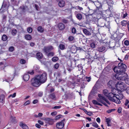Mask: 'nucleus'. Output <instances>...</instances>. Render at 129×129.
<instances>
[{"label": "nucleus", "mask_w": 129, "mask_h": 129, "mask_svg": "<svg viewBox=\"0 0 129 129\" xmlns=\"http://www.w3.org/2000/svg\"><path fill=\"white\" fill-rule=\"evenodd\" d=\"M47 75L45 72L37 75L31 80V85L35 87H39L42 84L45 82L47 80Z\"/></svg>", "instance_id": "obj_1"}, {"label": "nucleus", "mask_w": 129, "mask_h": 129, "mask_svg": "<svg viewBox=\"0 0 129 129\" xmlns=\"http://www.w3.org/2000/svg\"><path fill=\"white\" fill-rule=\"evenodd\" d=\"M116 95L115 94L110 92L109 93L107 96L110 101L114 102L117 104H119L120 103V101L119 100H117V97H116Z\"/></svg>", "instance_id": "obj_2"}, {"label": "nucleus", "mask_w": 129, "mask_h": 129, "mask_svg": "<svg viewBox=\"0 0 129 129\" xmlns=\"http://www.w3.org/2000/svg\"><path fill=\"white\" fill-rule=\"evenodd\" d=\"M116 95L115 94L110 92L109 93L107 96L110 101L114 102L117 104H119L120 103V101L119 100H117V97H116Z\"/></svg>", "instance_id": "obj_3"}, {"label": "nucleus", "mask_w": 129, "mask_h": 129, "mask_svg": "<svg viewBox=\"0 0 129 129\" xmlns=\"http://www.w3.org/2000/svg\"><path fill=\"white\" fill-rule=\"evenodd\" d=\"M116 87L119 90H123L125 89L126 86L124 83L121 81H119L116 84Z\"/></svg>", "instance_id": "obj_4"}, {"label": "nucleus", "mask_w": 129, "mask_h": 129, "mask_svg": "<svg viewBox=\"0 0 129 129\" xmlns=\"http://www.w3.org/2000/svg\"><path fill=\"white\" fill-rule=\"evenodd\" d=\"M126 74L124 72V73H120L116 74L115 76V78L117 79L118 80H126Z\"/></svg>", "instance_id": "obj_5"}, {"label": "nucleus", "mask_w": 129, "mask_h": 129, "mask_svg": "<svg viewBox=\"0 0 129 129\" xmlns=\"http://www.w3.org/2000/svg\"><path fill=\"white\" fill-rule=\"evenodd\" d=\"M118 71L120 72V73H123L125 72L126 70V65L121 63H119L118 65Z\"/></svg>", "instance_id": "obj_6"}, {"label": "nucleus", "mask_w": 129, "mask_h": 129, "mask_svg": "<svg viewBox=\"0 0 129 129\" xmlns=\"http://www.w3.org/2000/svg\"><path fill=\"white\" fill-rule=\"evenodd\" d=\"M91 78L90 77H87L83 76L82 77V81H83L82 83H83V86L81 85V88H84L85 87V85H86V81L88 82H89Z\"/></svg>", "instance_id": "obj_7"}, {"label": "nucleus", "mask_w": 129, "mask_h": 129, "mask_svg": "<svg viewBox=\"0 0 129 129\" xmlns=\"http://www.w3.org/2000/svg\"><path fill=\"white\" fill-rule=\"evenodd\" d=\"M52 49L53 47L52 46H45L43 50L46 54Z\"/></svg>", "instance_id": "obj_8"}, {"label": "nucleus", "mask_w": 129, "mask_h": 129, "mask_svg": "<svg viewBox=\"0 0 129 129\" xmlns=\"http://www.w3.org/2000/svg\"><path fill=\"white\" fill-rule=\"evenodd\" d=\"M64 126V124L63 121H60L57 123L56 124L57 127L58 129H61Z\"/></svg>", "instance_id": "obj_9"}, {"label": "nucleus", "mask_w": 129, "mask_h": 129, "mask_svg": "<svg viewBox=\"0 0 129 129\" xmlns=\"http://www.w3.org/2000/svg\"><path fill=\"white\" fill-rule=\"evenodd\" d=\"M58 27L59 30H62L65 28V26L63 23H60L58 24Z\"/></svg>", "instance_id": "obj_10"}, {"label": "nucleus", "mask_w": 129, "mask_h": 129, "mask_svg": "<svg viewBox=\"0 0 129 129\" xmlns=\"http://www.w3.org/2000/svg\"><path fill=\"white\" fill-rule=\"evenodd\" d=\"M106 48L104 46H100L97 48V50L99 52H102L105 50Z\"/></svg>", "instance_id": "obj_11"}, {"label": "nucleus", "mask_w": 129, "mask_h": 129, "mask_svg": "<svg viewBox=\"0 0 129 129\" xmlns=\"http://www.w3.org/2000/svg\"><path fill=\"white\" fill-rule=\"evenodd\" d=\"M49 97L50 98L54 101L56 100L55 93L54 92L50 94L49 95Z\"/></svg>", "instance_id": "obj_12"}, {"label": "nucleus", "mask_w": 129, "mask_h": 129, "mask_svg": "<svg viewBox=\"0 0 129 129\" xmlns=\"http://www.w3.org/2000/svg\"><path fill=\"white\" fill-rule=\"evenodd\" d=\"M59 6L61 8L63 7L65 5V2L63 0H61L58 3Z\"/></svg>", "instance_id": "obj_13"}, {"label": "nucleus", "mask_w": 129, "mask_h": 129, "mask_svg": "<svg viewBox=\"0 0 129 129\" xmlns=\"http://www.w3.org/2000/svg\"><path fill=\"white\" fill-rule=\"evenodd\" d=\"M23 78L24 80L25 81H27L29 79L30 76L28 74H24Z\"/></svg>", "instance_id": "obj_14"}, {"label": "nucleus", "mask_w": 129, "mask_h": 129, "mask_svg": "<svg viewBox=\"0 0 129 129\" xmlns=\"http://www.w3.org/2000/svg\"><path fill=\"white\" fill-rule=\"evenodd\" d=\"M98 96L99 97V98H98L97 100L99 102H100V100L104 101L106 99L105 98L104 96H102L101 94H99Z\"/></svg>", "instance_id": "obj_15"}, {"label": "nucleus", "mask_w": 129, "mask_h": 129, "mask_svg": "<svg viewBox=\"0 0 129 129\" xmlns=\"http://www.w3.org/2000/svg\"><path fill=\"white\" fill-rule=\"evenodd\" d=\"M60 118H62V119L61 120V121H65V119L63 118V116L61 115H59L56 116V117L55 119V120H57Z\"/></svg>", "instance_id": "obj_16"}, {"label": "nucleus", "mask_w": 129, "mask_h": 129, "mask_svg": "<svg viewBox=\"0 0 129 129\" xmlns=\"http://www.w3.org/2000/svg\"><path fill=\"white\" fill-rule=\"evenodd\" d=\"M36 56L38 59H41L42 58L43 55L41 53L39 52L37 53Z\"/></svg>", "instance_id": "obj_17"}, {"label": "nucleus", "mask_w": 129, "mask_h": 129, "mask_svg": "<svg viewBox=\"0 0 129 129\" xmlns=\"http://www.w3.org/2000/svg\"><path fill=\"white\" fill-rule=\"evenodd\" d=\"M20 126L23 129H28V127L27 125L22 122L20 123Z\"/></svg>", "instance_id": "obj_18"}, {"label": "nucleus", "mask_w": 129, "mask_h": 129, "mask_svg": "<svg viewBox=\"0 0 129 129\" xmlns=\"http://www.w3.org/2000/svg\"><path fill=\"white\" fill-rule=\"evenodd\" d=\"M116 97H117V100H119L121 99L123 97V95L121 92L119 93L118 94H116Z\"/></svg>", "instance_id": "obj_19"}, {"label": "nucleus", "mask_w": 129, "mask_h": 129, "mask_svg": "<svg viewBox=\"0 0 129 129\" xmlns=\"http://www.w3.org/2000/svg\"><path fill=\"white\" fill-rule=\"evenodd\" d=\"M37 30L40 33H43L44 31V29L41 26H39L38 27Z\"/></svg>", "instance_id": "obj_20"}, {"label": "nucleus", "mask_w": 129, "mask_h": 129, "mask_svg": "<svg viewBox=\"0 0 129 129\" xmlns=\"http://www.w3.org/2000/svg\"><path fill=\"white\" fill-rule=\"evenodd\" d=\"M5 95L3 94H2L0 96V102L3 103L4 102V100L5 99Z\"/></svg>", "instance_id": "obj_21"}, {"label": "nucleus", "mask_w": 129, "mask_h": 129, "mask_svg": "<svg viewBox=\"0 0 129 129\" xmlns=\"http://www.w3.org/2000/svg\"><path fill=\"white\" fill-rule=\"evenodd\" d=\"M27 7H26L24 6H20L19 8L20 10H21V11L23 12H25L26 11V8Z\"/></svg>", "instance_id": "obj_22"}, {"label": "nucleus", "mask_w": 129, "mask_h": 129, "mask_svg": "<svg viewBox=\"0 0 129 129\" xmlns=\"http://www.w3.org/2000/svg\"><path fill=\"white\" fill-rule=\"evenodd\" d=\"M99 102H98L96 100H93L92 101V102L94 105H97L101 106H102V105L100 103H99Z\"/></svg>", "instance_id": "obj_23"}, {"label": "nucleus", "mask_w": 129, "mask_h": 129, "mask_svg": "<svg viewBox=\"0 0 129 129\" xmlns=\"http://www.w3.org/2000/svg\"><path fill=\"white\" fill-rule=\"evenodd\" d=\"M25 39L26 40H30L32 38V37L31 35H26L25 36Z\"/></svg>", "instance_id": "obj_24"}, {"label": "nucleus", "mask_w": 129, "mask_h": 129, "mask_svg": "<svg viewBox=\"0 0 129 129\" xmlns=\"http://www.w3.org/2000/svg\"><path fill=\"white\" fill-rule=\"evenodd\" d=\"M81 109L83 110L84 111L85 113L89 115L90 116L92 114V112H87L86 110L83 108H82V109Z\"/></svg>", "instance_id": "obj_25"}, {"label": "nucleus", "mask_w": 129, "mask_h": 129, "mask_svg": "<svg viewBox=\"0 0 129 129\" xmlns=\"http://www.w3.org/2000/svg\"><path fill=\"white\" fill-rule=\"evenodd\" d=\"M83 31L85 34L87 35H91V33L89 31H88L86 29H83Z\"/></svg>", "instance_id": "obj_26"}, {"label": "nucleus", "mask_w": 129, "mask_h": 129, "mask_svg": "<svg viewBox=\"0 0 129 129\" xmlns=\"http://www.w3.org/2000/svg\"><path fill=\"white\" fill-rule=\"evenodd\" d=\"M76 82L75 81H73V82H72L70 81H69L68 82V85H69V84L71 85H72V86L73 87V88H74L75 87V83L76 84L77 83H76Z\"/></svg>", "instance_id": "obj_27"}, {"label": "nucleus", "mask_w": 129, "mask_h": 129, "mask_svg": "<svg viewBox=\"0 0 129 129\" xmlns=\"http://www.w3.org/2000/svg\"><path fill=\"white\" fill-rule=\"evenodd\" d=\"M17 33V31L16 29H13L11 32V33L12 35L13 36H15Z\"/></svg>", "instance_id": "obj_28"}, {"label": "nucleus", "mask_w": 129, "mask_h": 129, "mask_svg": "<svg viewBox=\"0 0 129 129\" xmlns=\"http://www.w3.org/2000/svg\"><path fill=\"white\" fill-rule=\"evenodd\" d=\"M113 70L116 73V74H118V73H120V72L118 71V67H115L113 68Z\"/></svg>", "instance_id": "obj_29"}, {"label": "nucleus", "mask_w": 129, "mask_h": 129, "mask_svg": "<svg viewBox=\"0 0 129 129\" xmlns=\"http://www.w3.org/2000/svg\"><path fill=\"white\" fill-rule=\"evenodd\" d=\"M7 38L8 37L7 36L5 35H4L2 38V39L4 41H5L7 40Z\"/></svg>", "instance_id": "obj_30"}, {"label": "nucleus", "mask_w": 129, "mask_h": 129, "mask_svg": "<svg viewBox=\"0 0 129 129\" xmlns=\"http://www.w3.org/2000/svg\"><path fill=\"white\" fill-rule=\"evenodd\" d=\"M127 23L126 21L123 20L121 22V24L122 26H125Z\"/></svg>", "instance_id": "obj_31"}, {"label": "nucleus", "mask_w": 129, "mask_h": 129, "mask_svg": "<svg viewBox=\"0 0 129 129\" xmlns=\"http://www.w3.org/2000/svg\"><path fill=\"white\" fill-rule=\"evenodd\" d=\"M54 54V53L52 52H51L48 53L46 55L48 57L52 56Z\"/></svg>", "instance_id": "obj_32"}, {"label": "nucleus", "mask_w": 129, "mask_h": 129, "mask_svg": "<svg viewBox=\"0 0 129 129\" xmlns=\"http://www.w3.org/2000/svg\"><path fill=\"white\" fill-rule=\"evenodd\" d=\"M58 59V58L57 56L53 57L52 58V60L54 62L56 61Z\"/></svg>", "instance_id": "obj_33"}, {"label": "nucleus", "mask_w": 129, "mask_h": 129, "mask_svg": "<svg viewBox=\"0 0 129 129\" xmlns=\"http://www.w3.org/2000/svg\"><path fill=\"white\" fill-rule=\"evenodd\" d=\"M8 50L9 51L12 52L14 50V48L13 46H11L9 48Z\"/></svg>", "instance_id": "obj_34"}, {"label": "nucleus", "mask_w": 129, "mask_h": 129, "mask_svg": "<svg viewBox=\"0 0 129 129\" xmlns=\"http://www.w3.org/2000/svg\"><path fill=\"white\" fill-rule=\"evenodd\" d=\"M127 15V13L125 12H123L121 14V16L122 17L125 18L126 17Z\"/></svg>", "instance_id": "obj_35"}, {"label": "nucleus", "mask_w": 129, "mask_h": 129, "mask_svg": "<svg viewBox=\"0 0 129 129\" xmlns=\"http://www.w3.org/2000/svg\"><path fill=\"white\" fill-rule=\"evenodd\" d=\"M59 66V64L58 63H56L55 64L54 66V68L55 69H57Z\"/></svg>", "instance_id": "obj_36"}, {"label": "nucleus", "mask_w": 129, "mask_h": 129, "mask_svg": "<svg viewBox=\"0 0 129 129\" xmlns=\"http://www.w3.org/2000/svg\"><path fill=\"white\" fill-rule=\"evenodd\" d=\"M59 47L61 50H63L64 49L65 46L64 45L60 44L59 45Z\"/></svg>", "instance_id": "obj_37"}, {"label": "nucleus", "mask_w": 129, "mask_h": 129, "mask_svg": "<svg viewBox=\"0 0 129 129\" xmlns=\"http://www.w3.org/2000/svg\"><path fill=\"white\" fill-rule=\"evenodd\" d=\"M103 92L105 95L107 96L109 93L108 92V91L106 89L104 90H103Z\"/></svg>", "instance_id": "obj_38"}, {"label": "nucleus", "mask_w": 129, "mask_h": 129, "mask_svg": "<svg viewBox=\"0 0 129 129\" xmlns=\"http://www.w3.org/2000/svg\"><path fill=\"white\" fill-rule=\"evenodd\" d=\"M27 31L28 33H31L33 31L32 28L31 27H29L27 28Z\"/></svg>", "instance_id": "obj_39"}, {"label": "nucleus", "mask_w": 129, "mask_h": 129, "mask_svg": "<svg viewBox=\"0 0 129 129\" xmlns=\"http://www.w3.org/2000/svg\"><path fill=\"white\" fill-rule=\"evenodd\" d=\"M20 62L21 64H23L25 63L26 61L25 59H21Z\"/></svg>", "instance_id": "obj_40"}, {"label": "nucleus", "mask_w": 129, "mask_h": 129, "mask_svg": "<svg viewBox=\"0 0 129 129\" xmlns=\"http://www.w3.org/2000/svg\"><path fill=\"white\" fill-rule=\"evenodd\" d=\"M90 46L91 48H94L95 47V45L94 43L92 42L90 44Z\"/></svg>", "instance_id": "obj_41"}, {"label": "nucleus", "mask_w": 129, "mask_h": 129, "mask_svg": "<svg viewBox=\"0 0 129 129\" xmlns=\"http://www.w3.org/2000/svg\"><path fill=\"white\" fill-rule=\"evenodd\" d=\"M94 4L97 8L99 7L98 5H100V3L97 2H94Z\"/></svg>", "instance_id": "obj_42"}, {"label": "nucleus", "mask_w": 129, "mask_h": 129, "mask_svg": "<svg viewBox=\"0 0 129 129\" xmlns=\"http://www.w3.org/2000/svg\"><path fill=\"white\" fill-rule=\"evenodd\" d=\"M30 103V101L29 100H28L25 102L24 104V105L26 106L27 105L29 104Z\"/></svg>", "instance_id": "obj_43"}, {"label": "nucleus", "mask_w": 129, "mask_h": 129, "mask_svg": "<svg viewBox=\"0 0 129 129\" xmlns=\"http://www.w3.org/2000/svg\"><path fill=\"white\" fill-rule=\"evenodd\" d=\"M27 74H29L31 75H33L34 73V71L33 70H32L31 71H28L27 72Z\"/></svg>", "instance_id": "obj_44"}, {"label": "nucleus", "mask_w": 129, "mask_h": 129, "mask_svg": "<svg viewBox=\"0 0 129 129\" xmlns=\"http://www.w3.org/2000/svg\"><path fill=\"white\" fill-rule=\"evenodd\" d=\"M115 110L114 109H110L109 110L107 111V112L109 113H111L112 112H113Z\"/></svg>", "instance_id": "obj_45"}, {"label": "nucleus", "mask_w": 129, "mask_h": 129, "mask_svg": "<svg viewBox=\"0 0 129 129\" xmlns=\"http://www.w3.org/2000/svg\"><path fill=\"white\" fill-rule=\"evenodd\" d=\"M92 125L95 127H98V124L94 122L92 124Z\"/></svg>", "instance_id": "obj_46"}, {"label": "nucleus", "mask_w": 129, "mask_h": 129, "mask_svg": "<svg viewBox=\"0 0 129 129\" xmlns=\"http://www.w3.org/2000/svg\"><path fill=\"white\" fill-rule=\"evenodd\" d=\"M76 29L74 27L72 28V33L73 34H75L76 33Z\"/></svg>", "instance_id": "obj_47"}, {"label": "nucleus", "mask_w": 129, "mask_h": 129, "mask_svg": "<svg viewBox=\"0 0 129 129\" xmlns=\"http://www.w3.org/2000/svg\"><path fill=\"white\" fill-rule=\"evenodd\" d=\"M69 40L70 41H72L74 39V37L72 36H70L68 38Z\"/></svg>", "instance_id": "obj_48"}, {"label": "nucleus", "mask_w": 129, "mask_h": 129, "mask_svg": "<svg viewBox=\"0 0 129 129\" xmlns=\"http://www.w3.org/2000/svg\"><path fill=\"white\" fill-rule=\"evenodd\" d=\"M112 82V81H109L108 83V86L111 88L112 87V84H111Z\"/></svg>", "instance_id": "obj_49"}, {"label": "nucleus", "mask_w": 129, "mask_h": 129, "mask_svg": "<svg viewBox=\"0 0 129 129\" xmlns=\"http://www.w3.org/2000/svg\"><path fill=\"white\" fill-rule=\"evenodd\" d=\"M57 113L56 111H54L52 112L51 114L52 116H54L57 114Z\"/></svg>", "instance_id": "obj_50"}, {"label": "nucleus", "mask_w": 129, "mask_h": 129, "mask_svg": "<svg viewBox=\"0 0 129 129\" xmlns=\"http://www.w3.org/2000/svg\"><path fill=\"white\" fill-rule=\"evenodd\" d=\"M86 119H87L88 121H91V120L93 121L94 120H95L94 119L92 118H90L89 117H86Z\"/></svg>", "instance_id": "obj_51"}, {"label": "nucleus", "mask_w": 129, "mask_h": 129, "mask_svg": "<svg viewBox=\"0 0 129 129\" xmlns=\"http://www.w3.org/2000/svg\"><path fill=\"white\" fill-rule=\"evenodd\" d=\"M62 22L65 24L67 23L68 22V20L66 19H63L62 20Z\"/></svg>", "instance_id": "obj_52"}, {"label": "nucleus", "mask_w": 129, "mask_h": 129, "mask_svg": "<svg viewBox=\"0 0 129 129\" xmlns=\"http://www.w3.org/2000/svg\"><path fill=\"white\" fill-rule=\"evenodd\" d=\"M43 94V93L42 92H40L38 94V96L40 97H42Z\"/></svg>", "instance_id": "obj_53"}, {"label": "nucleus", "mask_w": 129, "mask_h": 129, "mask_svg": "<svg viewBox=\"0 0 129 129\" xmlns=\"http://www.w3.org/2000/svg\"><path fill=\"white\" fill-rule=\"evenodd\" d=\"M61 107V106H55L54 108L53 109H59Z\"/></svg>", "instance_id": "obj_54"}, {"label": "nucleus", "mask_w": 129, "mask_h": 129, "mask_svg": "<svg viewBox=\"0 0 129 129\" xmlns=\"http://www.w3.org/2000/svg\"><path fill=\"white\" fill-rule=\"evenodd\" d=\"M124 44L126 45H128L129 44V41H128L126 40L124 41Z\"/></svg>", "instance_id": "obj_55"}, {"label": "nucleus", "mask_w": 129, "mask_h": 129, "mask_svg": "<svg viewBox=\"0 0 129 129\" xmlns=\"http://www.w3.org/2000/svg\"><path fill=\"white\" fill-rule=\"evenodd\" d=\"M121 110H122V108L121 107H119L118 108L117 111V112L119 113H120L121 112Z\"/></svg>", "instance_id": "obj_56"}, {"label": "nucleus", "mask_w": 129, "mask_h": 129, "mask_svg": "<svg viewBox=\"0 0 129 129\" xmlns=\"http://www.w3.org/2000/svg\"><path fill=\"white\" fill-rule=\"evenodd\" d=\"M129 103V101L127 99H126L125 100V103H124V105L125 106H127L128 104Z\"/></svg>", "instance_id": "obj_57"}, {"label": "nucleus", "mask_w": 129, "mask_h": 129, "mask_svg": "<svg viewBox=\"0 0 129 129\" xmlns=\"http://www.w3.org/2000/svg\"><path fill=\"white\" fill-rule=\"evenodd\" d=\"M16 93H14L12 95H10L9 96V97H10V96H12V98H14L16 96Z\"/></svg>", "instance_id": "obj_58"}, {"label": "nucleus", "mask_w": 129, "mask_h": 129, "mask_svg": "<svg viewBox=\"0 0 129 129\" xmlns=\"http://www.w3.org/2000/svg\"><path fill=\"white\" fill-rule=\"evenodd\" d=\"M77 17L79 19H81V14H78L77 15Z\"/></svg>", "instance_id": "obj_59"}, {"label": "nucleus", "mask_w": 129, "mask_h": 129, "mask_svg": "<svg viewBox=\"0 0 129 129\" xmlns=\"http://www.w3.org/2000/svg\"><path fill=\"white\" fill-rule=\"evenodd\" d=\"M125 81L126 83L129 85V79L126 78Z\"/></svg>", "instance_id": "obj_60"}, {"label": "nucleus", "mask_w": 129, "mask_h": 129, "mask_svg": "<svg viewBox=\"0 0 129 129\" xmlns=\"http://www.w3.org/2000/svg\"><path fill=\"white\" fill-rule=\"evenodd\" d=\"M38 101L37 100H35L33 101V104H35L37 103L38 102Z\"/></svg>", "instance_id": "obj_61"}, {"label": "nucleus", "mask_w": 129, "mask_h": 129, "mask_svg": "<svg viewBox=\"0 0 129 129\" xmlns=\"http://www.w3.org/2000/svg\"><path fill=\"white\" fill-rule=\"evenodd\" d=\"M100 102L103 104H104L106 106H107V105L104 102V101H103L100 100Z\"/></svg>", "instance_id": "obj_62"}, {"label": "nucleus", "mask_w": 129, "mask_h": 129, "mask_svg": "<svg viewBox=\"0 0 129 129\" xmlns=\"http://www.w3.org/2000/svg\"><path fill=\"white\" fill-rule=\"evenodd\" d=\"M35 126L36 127L38 128H40L41 127V126L40 124L38 123L36 124L35 125Z\"/></svg>", "instance_id": "obj_63"}, {"label": "nucleus", "mask_w": 129, "mask_h": 129, "mask_svg": "<svg viewBox=\"0 0 129 129\" xmlns=\"http://www.w3.org/2000/svg\"><path fill=\"white\" fill-rule=\"evenodd\" d=\"M107 122L106 124L108 126H111V125L110 124V121H106Z\"/></svg>", "instance_id": "obj_64"}]
</instances>
